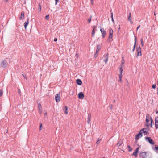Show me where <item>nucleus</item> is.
Instances as JSON below:
<instances>
[{
  "label": "nucleus",
  "mask_w": 158,
  "mask_h": 158,
  "mask_svg": "<svg viewBox=\"0 0 158 158\" xmlns=\"http://www.w3.org/2000/svg\"><path fill=\"white\" fill-rule=\"evenodd\" d=\"M109 35L108 37V39H112L113 38V31L112 28H110L109 30Z\"/></svg>",
  "instance_id": "1"
},
{
  "label": "nucleus",
  "mask_w": 158,
  "mask_h": 158,
  "mask_svg": "<svg viewBox=\"0 0 158 158\" xmlns=\"http://www.w3.org/2000/svg\"><path fill=\"white\" fill-rule=\"evenodd\" d=\"M146 140L148 141L151 144H154L155 143L153 140L149 137H147L145 138Z\"/></svg>",
  "instance_id": "2"
},
{
  "label": "nucleus",
  "mask_w": 158,
  "mask_h": 158,
  "mask_svg": "<svg viewBox=\"0 0 158 158\" xmlns=\"http://www.w3.org/2000/svg\"><path fill=\"white\" fill-rule=\"evenodd\" d=\"M136 51L137 52V56H141L142 55L141 53V49L140 47L137 48Z\"/></svg>",
  "instance_id": "3"
},
{
  "label": "nucleus",
  "mask_w": 158,
  "mask_h": 158,
  "mask_svg": "<svg viewBox=\"0 0 158 158\" xmlns=\"http://www.w3.org/2000/svg\"><path fill=\"white\" fill-rule=\"evenodd\" d=\"M7 63L6 61L5 60H4L2 61L1 63V67L2 68H5L7 66Z\"/></svg>",
  "instance_id": "4"
},
{
  "label": "nucleus",
  "mask_w": 158,
  "mask_h": 158,
  "mask_svg": "<svg viewBox=\"0 0 158 158\" xmlns=\"http://www.w3.org/2000/svg\"><path fill=\"white\" fill-rule=\"evenodd\" d=\"M140 131L142 135L143 133L145 134L144 135H148V131L146 130L145 128H143L141 129Z\"/></svg>",
  "instance_id": "5"
},
{
  "label": "nucleus",
  "mask_w": 158,
  "mask_h": 158,
  "mask_svg": "<svg viewBox=\"0 0 158 158\" xmlns=\"http://www.w3.org/2000/svg\"><path fill=\"white\" fill-rule=\"evenodd\" d=\"M139 156L141 158H148L146 153L145 152L141 153L139 155Z\"/></svg>",
  "instance_id": "6"
},
{
  "label": "nucleus",
  "mask_w": 158,
  "mask_h": 158,
  "mask_svg": "<svg viewBox=\"0 0 158 158\" xmlns=\"http://www.w3.org/2000/svg\"><path fill=\"white\" fill-rule=\"evenodd\" d=\"M55 99L56 102H59L60 100V94H56L55 97Z\"/></svg>",
  "instance_id": "7"
},
{
  "label": "nucleus",
  "mask_w": 158,
  "mask_h": 158,
  "mask_svg": "<svg viewBox=\"0 0 158 158\" xmlns=\"http://www.w3.org/2000/svg\"><path fill=\"white\" fill-rule=\"evenodd\" d=\"M100 31L101 32L103 38H104L106 35V32L103 29H101Z\"/></svg>",
  "instance_id": "8"
},
{
  "label": "nucleus",
  "mask_w": 158,
  "mask_h": 158,
  "mask_svg": "<svg viewBox=\"0 0 158 158\" xmlns=\"http://www.w3.org/2000/svg\"><path fill=\"white\" fill-rule=\"evenodd\" d=\"M38 112L40 114H41L42 112V108L41 104L40 103L38 104Z\"/></svg>",
  "instance_id": "9"
},
{
  "label": "nucleus",
  "mask_w": 158,
  "mask_h": 158,
  "mask_svg": "<svg viewBox=\"0 0 158 158\" xmlns=\"http://www.w3.org/2000/svg\"><path fill=\"white\" fill-rule=\"evenodd\" d=\"M142 136L143 135L141 134V133L140 132V131H139V133L136 135H135V139L138 140L140 137H142Z\"/></svg>",
  "instance_id": "10"
},
{
  "label": "nucleus",
  "mask_w": 158,
  "mask_h": 158,
  "mask_svg": "<svg viewBox=\"0 0 158 158\" xmlns=\"http://www.w3.org/2000/svg\"><path fill=\"white\" fill-rule=\"evenodd\" d=\"M155 126L156 128L157 129L158 128V116L155 118Z\"/></svg>",
  "instance_id": "11"
},
{
  "label": "nucleus",
  "mask_w": 158,
  "mask_h": 158,
  "mask_svg": "<svg viewBox=\"0 0 158 158\" xmlns=\"http://www.w3.org/2000/svg\"><path fill=\"white\" fill-rule=\"evenodd\" d=\"M78 98L80 99H83L84 97V94L82 92H80L78 94Z\"/></svg>",
  "instance_id": "12"
},
{
  "label": "nucleus",
  "mask_w": 158,
  "mask_h": 158,
  "mask_svg": "<svg viewBox=\"0 0 158 158\" xmlns=\"http://www.w3.org/2000/svg\"><path fill=\"white\" fill-rule=\"evenodd\" d=\"M123 143V140L122 139H119L118 140L117 145L118 146H120Z\"/></svg>",
  "instance_id": "13"
},
{
  "label": "nucleus",
  "mask_w": 158,
  "mask_h": 158,
  "mask_svg": "<svg viewBox=\"0 0 158 158\" xmlns=\"http://www.w3.org/2000/svg\"><path fill=\"white\" fill-rule=\"evenodd\" d=\"M68 108L67 106H65L64 107V108H63V110L64 112V113L66 114H68Z\"/></svg>",
  "instance_id": "14"
},
{
  "label": "nucleus",
  "mask_w": 158,
  "mask_h": 158,
  "mask_svg": "<svg viewBox=\"0 0 158 158\" xmlns=\"http://www.w3.org/2000/svg\"><path fill=\"white\" fill-rule=\"evenodd\" d=\"M27 19V21L25 22L24 23V28L26 30V29H27V26L28 25V24L29 23V18H28Z\"/></svg>",
  "instance_id": "15"
},
{
  "label": "nucleus",
  "mask_w": 158,
  "mask_h": 158,
  "mask_svg": "<svg viewBox=\"0 0 158 158\" xmlns=\"http://www.w3.org/2000/svg\"><path fill=\"white\" fill-rule=\"evenodd\" d=\"M91 118V114H89L88 115V117L87 118V123L88 124H89L90 122Z\"/></svg>",
  "instance_id": "16"
},
{
  "label": "nucleus",
  "mask_w": 158,
  "mask_h": 158,
  "mask_svg": "<svg viewBox=\"0 0 158 158\" xmlns=\"http://www.w3.org/2000/svg\"><path fill=\"white\" fill-rule=\"evenodd\" d=\"M76 83L77 84L79 85H81L82 84L81 81L79 79H77L76 80Z\"/></svg>",
  "instance_id": "17"
},
{
  "label": "nucleus",
  "mask_w": 158,
  "mask_h": 158,
  "mask_svg": "<svg viewBox=\"0 0 158 158\" xmlns=\"http://www.w3.org/2000/svg\"><path fill=\"white\" fill-rule=\"evenodd\" d=\"M24 17V12L23 11H22L21 12V16L19 18V19H23Z\"/></svg>",
  "instance_id": "18"
},
{
  "label": "nucleus",
  "mask_w": 158,
  "mask_h": 158,
  "mask_svg": "<svg viewBox=\"0 0 158 158\" xmlns=\"http://www.w3.org/2000/svg\"><path fill=\"white\" fill-rule=\"evenodd\" d=\"M135 42L134 43V47L133 48V49L132 50V52H133L135 50V48L136 44V41L137 39L135 36Z\"/></svg>",
  "instance_id": "19"
},
{
  "label": "nucleus",
  "mask_w": 158,
  "mask_h": 158,
  "mask_svg": "<svg viewBox=\"0 0 158 158\" xmlns=\"http://www.w3.org/2000/svg\"><path fill=\"white\" fill-rule=\"evenodd\" d=\"M131 12H130L129 14V16L128 17V19L129 21L131 23H132V22L131 21Z\"/></svg>",
  "instance_id": "20"
},
{
  "label": "nucleus",
  "mask_w": 158,
  "mask_h": 158,
  "mask_svg": "<svg viewBox=\"0 0 158 158\" xmlns=\"http://www.w3.org/2000/svg\"><path fill=\"white\" fill-rule=\"evenodd\" d=\"M96 28V26H94L93 29L92 30V35H94L95 32V28Z\"/></svg>",
  "instance_id": "21"
},
{
  "label": "nucleus",
  "mask_w": 158,
  "mask_h": 158,
  "mask_svg": "<svg viewBox=\"0 0 158 158\" xmlns=\"http://www.w3.org/2000/svg\"><path fill=\"white\" fill-rule=\"evenodd\" d=\"M108 54L107 53L105 56L106 60H105V63L106 64L107 61H108Z\"/></svg>",
  "instance_id": "22"
},
{
  "label": "nucleus",
  "mask_w": 158,
  "mask_h": 158,
  "mask_svg": "<svg viewBox=\"0 0 158 158\" xmlns=\"http://www.w3.org/2000/svg\"><path fill=\"white\" fill-rule=\"evenodd\" d=\"M122 65L121 66V67L119 68V72H120V74L119 75H122V72L123 71V69L122 68Z\"/></svg>",
  "instance_id": "23"
},
{
  "label": "nucleus",
  "mask_w": 158,
  "mask_h": 158,
  "mask_svg": "<svg viewBox=\"0 0 158 158\" xmlns=\"http://www.w3.org/2000/svg\"><path fill=\"white\" fill-rule=\"evenodd\" d=\"M101 49L99 45H98L97 46V48L96 49L97 53H98V52Z\"/></svg>",
  "instance_id": "24"
},
{
  "label": "nucleus",
  "mask_w": 158,
  "mask_h": 158,
  "mask_svg": "<svg viewBox=\"0 0 158 158\" xmlns=\"http://www.w3.org/2000/svg\"><path fill=\"white\" fill-rule=\"evenodd\" d=\"M146 126L147 127H148L150 125V124L149 123V119H146Z\"/></svg>",
  "instance_id": "25"
},
{
  "label": "nucleus",
  "mask_w": 158,
  "mask_h": 158,
  "mask_svg": "<svg viewBox=\"0 0 158 158\" xmlns=\"http://www.w3.org/2000/svg\"><path fill=\"white\" fill-rule=\"evenodd\" d=\"M122 75H119V82H122Z\"/></svg>",
  "instance_id": "26"
},
{
  "label": "nucleus",
  "mask_w": 158,
  "mask_h": 158,
  "mask_svg": "<svg viewBox=\"0 0 158 158\" xmlns=\"http://www.w3.org/2000/svg\"><path fill=\"white\" fill-rule=\"evenodd\" d=\"M137 152L135 151L133 153L132 155L135 156V157H136L137 156Z\"/></svg>",
  "instance_id": "27"
},
{
  "label": "nucleus",
  "mask_w": 158,
  "mask_h": 158,
  "mask_svg": "<svg viewBox=\"0 0 158 158\" xmlns=\"http://www.w3.org/2000/svg\"><path fill=\"white\" fill-rule=\"evenodd\" d=\"M146 119H149L150 118V115L148 114H146Z\"/></svg>",
  "instance_id": "28"
},
{
  "label": "nucleus",
  "mask_w": 158,
  "mask_h": 158,
  "mask_svg": "<svg viewBox=\"0 0 158 158\" xmlns=\"http://www.w3.org/2000/svg\"><path fill=\"white\" fill-rule=\"evenodd\" d=\"M150 121H151V124H150L151 126V127L152 128V122H153V120L152 119L151 117H150Z\"/></svg>",
  "instance_id": "29"
},
{
  "label": "nucleus",
  "mask_w": 158,
  "mask_h": 158,
  "mask_svg": "<svg viewBox=\"0 0 158 158\" xmlns=\"http://www.w3.org/2000/svg\"><path fill=\"white\" fill-rule=\"evenodd\" d=\"M127 147L128 148V150L129 151L131 152L132 150V148L130 147V146L129 145H128Z\"/></svg>",
  "instance_id": "30"
},
{
  "label": "nucleus",
  "mask_w": 158,
  "mask_h": 158,
  "mask_svg": "<svg viewBox=\"0 0 158 158\" xmlns=\"http://www.w3.org/2000/svg\"><path fill=\"white\" fill-rule=\"evenodd\" d=\"M92 17V16H90V17L88 19V21L89 23H90V22L91 21Z\"/></svg>",
  "instance_id": "31"
},
{
  "label": "nucleus",
  "mask_w": 158,
  "mask_h": 158,
  "mask_svg": "<svg viewBox=\"0 0 158 158\" xmlns=\"http://www.w3.org/2000/svg\"><path fill=\"white\" fill-rule=\"evenodd\" d=\"M3 94V91L2 90H0V97H1Z\"/></svg>",
  "instance_id": "32"
},
{
  "label": "nucleus",
  "mask_w": 158,
  "mask_h": 158,
  "mask_svg": "<svg viewBox=\"0 0 158 158\" xmlns=\"http://www.w3.org/2000/svg\"><path fill=\"white\" fill-rule=\"evenodd\" d=\"M156 84H154L152 85V88L153 89H155L156 88Z\"/></svg>",
  "instance_id": "33"
},
{
  "label": "nucleus",
  "mask_w": 158,
  "mask_h": 158,
  "mask_svg": "<svg viewBox=\"0 0 158 158\" xmlns=\"http://www.w3.org/2000/svg\"><path fill=\"white\" fill-rule=\"evenodd\" d=\"M39 12H40L41 11V6L40 4H39Z\"/></svg>",
  "instance_id": "34"
},
{
  "label": "nucleus",
  "mask_w": 158,
  "mask_h": 158,
  "mask_svg": "<svg viewBox=\"0 0 158 158\" xmlns=\"http://www.w3.org/2000/svg\"><path fill=\"white\" fill-rule=\"evenodd\" d=\"M111 20H112V21L113 22V23H114V19H113V14L112 13V14H111Z\"/></svg>",
  "instance_id": "35"
},
{
  "label": "nucleus",
  "mask_w": 158,
  "mask_h": 158,
  "mask_svg": "<svg viewBox=\"0 0 158 158\" xmlns=\"http://www.w3.org/2000/svg\"><path fill=\"white\" fill-rule=\"evenodd\" d=\"M141 46L142 47H143L144 46V44L143 43V39H142L141 40Z\"/></svg>",
  "instance_id": "36"
},
{
  "label": "nucleus",
  "mask_w": 158,
  "mask_h": 158,
  "mask_svg": "<svg viewBox=\"0 0 158 158\" xmlns=\"http://www.w3.org/2000/svg\"><path fill=\"white\" fill-rule=\"evenodd\" d=\"M155 150L156 152L158 153V146L155 147Z\"/></svg>",
  "instance_id": "37"
},
{
  "label": "nucleus",
  "mask_w": 158,
  "mask_h": 158,
  "mask_svg": "<svg viewBox=\"0 0 158 158\" xmlns=\"http://www.w3.org/2000/svg\"><path fill=\"white\" fill-rule=\"evenodd\" d=\"M49 15H47L45 17V18L47 20H48L49 19Z\"/></svg>",
  "instance_id": "38"
},
{
  "label": "nucleus",
  "mask_w": 158,
  "mask_h": 158,
  "mask_svg": "<svg viewBox=\"0 0 158 158\" xmlns=\"http://www.w3.org/2000/svg\"><path fill=\"white\" fill-rule=\"evenodd\" d=\"M98 53H97V52H96V53L94 54V57L96 58L97 56L98 55Z\"/></svg>",
  "instance_id": "39"
},
{
  "label": "nucleus",
  "mask_w": 158,
  "mask_h": 158,
  "mask_svg": "<svg viewBox=\"0 0 158 158\" xmlns=\"http://www.w3.org/2000/svg\"><path fill=\"white\" fill-rule=\"evenodd\" d=\"M44 115L46 116V115H47V113L46 111H44Z\"/></svg>",
  "instance_id": "40"
},
{
  "label": "nucleus",
  "mask_w": 158,
  "mask_h": 158,
  "mask_svg": "<svg viewBox=\"0 0 158 158\" xmlns=\"http://www.w3.org/2000/svg\"><path fill=\"white\" fill-rule=\"evenodd\" d=\"M42 127V124L41 123L40 124V128H39L40 130H41V127Z\"/></svg>",
  "instance_id": "41"
},
{
  "label": "nucleus",
  "mask_w": 158,
  "mask_h": 158,
  "mask_svg": "<svg viewBox=\"0 0 158 158\" xmlns=\"http://www.w3.org/2000/svg\"><path fill=\"white\" fill-rule=\"evenodd\" d=\"M71 92V91H70V93ZM74 93V92H73V91H72V93L71 94V93H70V95H73Z\"/></svg>",
  "instance_id": "42"
},
{
  "label": "nucleus",
  "mask_w": 158,
  "mask_h": 158,
  "mask_svg": "<svg viewBox=\"0 0 158 158\" xmlns=\"http://www.w3.org/2000/svg\"><path fill=\"white\" fill-rule=\"evenodd\" d=\"M100 143V140H98L97 141L96 143L97 144H98Z\"/></svg>",
  "instance_id": "43"
},
{
  "label": "nucleus",
  "mask_w": 158,
  "mask_h": 158,
  "mask_svg": "<svg viewBox=\"0 0 158 158\" xmlns=\"http://www.w3.org/2000/svg\"><path fill=\"white\" fill-rule=\"evenodd\" d=\"M90 1L91 4L93 5L94 3V0H90Z\"/></svg>",
  "instance_id": "44"
},
{
  "label": "nucleus",
  "mask_w": 158,
  "mask_h": 158,
  "mask_svg": "<svg viewBox=\"0 0 158 158\" xmlns=\"http://www.w3.org/2000/svg\"><path fill=\"white\" fill-rule=\"evenodd\" d=\"M139 148L138 147V148H137L136 149V150L135 151H136L137 152H138V151L139 150Z\"/></svg>",
  "instance_id": "45"
},
{
  "label": "nucleus",
  "mask_w": 158,
  "mask_h": 158,
  "mask_svg": "<svg viewBox=\"0 0 158 158\" xmlns=\"http://www.w3.org/2000/svg\"><path fill=\"white\" fill-rule=\"evenodd\" d=\"M59 0H55V5H56Z\"/></svg>",
  "instance_id": "46"
},
{
  "label": "nucleus",
  "mask_w": 158,
  "mask_h": 158,
  "mask_svg": "<svg viewBox=\"0 0 158 158\" xmlns=\"http://www.w3.org/2000/svg\"><path fill=\"white\" fill-rule=\"evenodd\" d=\"M57 38H55L54 39V41H55V42L57 41Z\"/></svg>",
  "instance_id": "47"
},
{
  "label": "nucleus",
  "mask_w": 158,
  "mask_h": 158,
  "mask_svg": "<svg viewBox=\"0 0 158 158\" xmlns=\"http://www.w3.org/2000/svg\"><path fill=\"white\" fill-rule=\"evenodd\" d=\"M140 27V25H139L137 28V30Z\"/></svg>",
  "instance_id": "48"
},
{
  "label": "nucleus",
  "mask_w": 158,
  "mask_h": 158,
  "mask_svg": "<svg viewBox=\"0 0 158 158\" xmlns=\"http://www.w3.org/2000/svg\"><path fill=\"white\" fill-rule=\"evenodd\" d=\"M18 92L19 93H21V91L19 89H18Z\"/></svg>",
  "instance_id": "49"
},
{
  "label": "nucleus",
  "mask_w": 158,
  "mask_h": 158,
  "mask_svg": "<svg viewBox=\"0 0 158 158\" xmlns=\"http://www.w3.org/2000/svg\"><path fill=\"white\" fill-rule=\"evenodd\" d=\"M124 61H122V64H124Z\"/></svg>",
  "instance_id": "50"
},
{
  "label": "nucleus",
  "mask_w": 158,
  "mask_h": 158,
  "mask_svg": "<svg viewBox=\"0 0 158 158\" xmlns=\"http://www.w3.org/2000/svg\"><path fill=\"white\" fill-rule=\"evenodd\" d=\"M156 114L158 113V110H156Z\"/></svg>",
  "instance_id": "51"
},
{
  "label": "nucleus",
  "mask_w": 158,
  "mask_h": 158,
  "mask_svg": "<svg viewBox=\"0 0 158 158\" xmlns=\"http://www.w3.org/2000/svg\"><path fill=\"white\" fill-rule=\"evenodd\" d=\"M6 2H7L8 1V0H4Z\"/></svg>",
  "instance_id": "52"
},
{
  "label": "nucleus",
  "mask_w": 158,
  "mask_h": 158,
  "mask_svg": "<svg viewBox=\"0 0 158 158\" xmlns=\"http://www.w3.org/2000/svg\"><path fill=\"white\" fill-rule=\"evenodd\" d=\"M120 27H119V28H118V29H119V30H120Z\"/></svg>",
  "instance_id": "53"
},
{
  "label": "nucleus",
  "mask_w": 158,
  "mask_h": 158,
  "mask_svg": "<svg viewBox=\"0 0 158 158\" xmlns=\"http://www.w3.org/2000/svg\"><path fill=\"white\" fill-rule=\"evenodd\" d=\"M157 85H158V83H157Z\"/></svg>",
  "instance_id": "54"
},
{
  "label": "nucleus",
  "mask_w": 158,
  "mask_h": 158,
  "mask_svg": "<svg viewBox=\"0 0 158 158\" xmlns=\"http://www.w3.org/2000/svg\"><path fill=\"white\" fill-rule=\"evenodd\" d=\"M103 158H105L104 157Z\"/></svg>",
  "instance_id": "55"
}]
</instances>
